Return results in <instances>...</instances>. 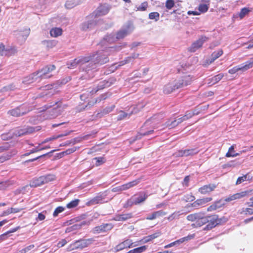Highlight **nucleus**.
I'll return each instance as SVG.
<instances>
[{"instance_id":"1","label":"nucleus","mask_w":253,"mask_h":253,"mask_svg":"<svg viewBox=\"0 0 253 253\" xmlns=\"http://www.w3.org/2000/svg\"><path fill=\"white\" fill-rule=\"evenodd\" d=\"M121 49V46L106 47L105 49L98 51L96 53L89 56L90 61L87 63L88 67H90V70L94 69L96 64L102 65L109 61L108 56L110 53L114 51H119Z\"/></svg>"},{"instance_id":"2","label":"nucleus","mask_w":253,"mask_h":253,"mask_svg":"<svg viewBox=\"0 0 253 253\" xmlns=\"http://www.w3.org/2000/svg\"><path fill=\"white\" fill-rule=\"evenodd\" d=\"M192 81V77L190 75H184L166 84L164 87L163 91L165 94H169L176 89L184 87L191 84Z\"/></svg>"},{"instance_id":"3","label":"nucleus","mask_w":253,"mask_h":253,"mask_svg":"<svg viewBox=\"0 0 253 253\" xmlns=\"http://www.w3.org/2000/svg\"><path fill=\"white\" fill-rule=\"evenodd\" d=\"M64 109L65 107L62 105L61 102H57L52 109L48 110H43L44 111L40 115V121L54 119L60 115Z\"/></svg>"},{"instance_id":"4","label":"nucleus","mask_w":253,"mask_h":253,"mask_svg":"<svg viewBox=\"0 0 253 253\" xmlns=\"http://www.w3.org/2000/svg\"><path fill=\"white\" fill-rule=\"evenodd\" d=\"M134 27L131 23H127L126 25H124L122 28L116 34V37L115 35L110 34L106 36L104 40L109 42H112L115 41V39L120 40L124 38L127 35L129 34L133 30Z\"/></svg>"},{"instance_id":"5","label":"nucleus","mask_w":253,"mask_h":253,"mask_svg":"<svg viewBox=\"0 0 253 253\" xmlns=\"http://www.w3.org/2000/svg\"><path fill=\"white\" fill-rule=\"evenodd\" d=\"M90 57H80L67 64L68 68L74 69L79 66L82 70L85 71L90 70V67H88L87 63L90 61Z\"/></svg>"},{"instance_id":"6","label":"nucleus","mask_w":253,"mask_h":253,"mask_svg":"<svg viewBox=\"0 0 253 253\" xmlns=\"http://www.w3.org/2000/svg\"><path fill=\"white\" fill-rule=\"evenodd\" d=\"M94 239L93 238H89L87 239H80L75 241L71 243L67 248V251L70 252L73 250L77 249H82L83 248L88 247L94 241Z\"/></svg>"},{"instance_id":"7","label":"nucleus","mask_w":253,"mask_h":253,"mask_svg":"<svg viewBox=\"0 0 253 253\" xmlns=\"http://www.w3.org/2000/svg\"><path fill=\"white\" fill-rule=\"evenodd\" d=\"M32 108L27 104H23L8 111V114L13 117H19L29 112Z\"/></svg>"},{"instance_id":"8","label":"nucleus","mask_w":253,"mask_h":253,"mask_svg":"<svg viewBox=\"0 0 253 253\" xmlns=\"http://www.w3.org/2000/svg\"><path fill=\"white\" fill-rule=\"evenodd\" d=\"M253 67V58H251L248 61L235 66L230 69L228 72L231 74H233L239 71L245 72L248 69Z\"/></svg>"},{"instance_id":"9","label":"nucleus","mask_w":253,"mask_h":253,"mask_svg":"<svg viewBox=\"0 0 253 253\" xmlns=\"http://www.w3.org/2000/svg\"><path fill=\"white\" fill-rule=\"evenodd\" d=\"M148 196L145 193H140L135 195L127 200L125 207L127 208L133 205H137L143 202L147 199Z\"/></svg>"},{"instance_id":"10","label":"nucleus","mask_w":253,"mask_h":253,"mask_svg":"<svg viewBox=\"0 0 253 253\" xmlns=\"http://www.w3.org/2000/svg\"><path fill=\"white\" fill-rule=\"evenodd\" d=\"M55 69L53 65H49L44 67L41 70L37 72L40 80L50 78L52 76L51 72Z\"/></svg>"},{"instance_id":"11","label":"nucleus","mask_w":253,"mask_h":253,"mask_svg":"<svg viewBox=\"0 0 253 253\" xmlns=\"http://www.w3.org/2000/svg\"><path fill=\"white\" fill-rule=\"evenodd\" d=\"M139 182V179H135L123 185L114 187L112 189V191L114 192H117L126 190L137 185Z\"/></svg>"},{"instance_id":"12","label":"nucleus","mask_w":253,"mask_h":253,"mask_svg":"<svg viewBox=\"0 0 253 253\" xmlns=\"http://www.w3.org/2000/svg\"><path fill=\"white\" fill-rule=\"evenodd\" d=\"M208 38L206 36H202L196 41L193 42L191 46L189 48V51L190 52H194L200 48L204 43L207 41Z\"/></svg>"},{"instance_id":"13","label":"nucleus","mask_w":253,"mask_h":253,"mask_svg":"<svg viewBox=\"0 0 253 253\" xmlns=\"http://www.w3.org/2000/svg\"><path fill=\"white\" fill-rule=\"evenodd\" d=\"M110 9V7L108 4H104L100 5L97 8L96 10L92 13L91 17L100 16L106 15L108 13Z\"/></svg>"},{"instance_id":"14","label":"nucleus","mask_w":253,"mask_h":253,"mask_svg":"<svg viewBox=\"0 0 253 253\" xmlns=\"http://www.w3.org/2000/svg\"><path fill=\"white\" fill-rule=\"evenodd\" d=\"M113 227V225L112 223H103L93 228L92 232L94 234L106 232L111 230Z\"/></svg>"},{"instance_id":"15","label":"nucleus","mask_w":253,"mask_h":253,"mask_svg":"<svg viewBox=\"0 0 253 253\" xmlns=\"http://www.w3.org/2000/svg\"><path fill=\"white\" fill-rule=\"evenodd\" d=\"M209 221L206 227L208 229H212L217 225L221 224L223 221V219L222 218H218V216L216 215L209 216Z\"/></svg>"},{"instance_id":"16","label":"nucleus","mask_w":253,"mask_h":253,"mask_svg":"<svg viewBox=\"0 0 253 253\" xmlns=\"http://www.w3.org/2000/svg\"><path fill=\"white\" fill-rule=\"evenodd\" d=\"M133 244L131 240L126 239L117 245L114 248L115 251L118 252L126 248H130L132 247H135L136 245H133Z\"/></svg>"},{"instance_id":"17","label":"nucleus","mask_w":253,"mask_h":253,"mask_svg":"<svg viewBox=\"0 0 253 253\" xmlns=\"http://www.w3.org/2000/svg\"><path fill=\"white\" fill-rule=\"evenodd\" d=\"M212 200L211 197L204 198L203 199H198L190 205H187L185 208L193 207L195 209H198L200 206H204L206 203Z\"/></svg>"},{"instance_id":"18","label":"nucleus","mask_w":253,"mask_h":253,"mask_svg":"<svg viewBox=\"0 0 253 253\" xmlns=\"http://www.w3.org/2000/svg\"><path fill=\"white\" fill-rule=\"evenodd\" d=\"M35 131V128L31 126L24 127L21 128H18L14 131V134L16 136H21L23 135L28 134Z\"/></svg>"},{"instance_id":"19","label":"nucleus","mask_w":253,"mask_h":253,"mask_svg":"<svg viewBox=\"0 0 253 253\" xmlns=\"http://www.w3.org/2000/svg\"><path fill=\"white\" fill-rule=\"evenodd\" d=\"M41 81L37 72L25 77L22 83L25 84H29L35 82H40Z\"/></svg>"},{"instance_id":"20","label":"nucleus","mask_w":253,"mask_h":253,"mask_svg":"<svg viewBox=\"0 0 253 253\" xmlns=\"http://www.w3.org/2000/svg\"><path fill=\"white\" fill-rule=\"evenodd\" d=\"M110 85V83L108 82L104 81L103 82H100L98 86V89L97 90L95 91H93V90H91L89 91V93H87V96H86L85 94H82L80 95V98L82 100L85 101V99L88 98V96L89 95L90 93H93L94 92H96L97 90L103 88L104 87H109Z\"/></svg>"},{"instance_id":"21","label":"nucleus","mask_w":253,"mask_h":253,"mask_svg":"<svg viewBox=\"0 0 253 253\" xmlns=\"http://www.w3.org/2000/svg\"><path fill=\"white\" fill-rule=\"evenodd\" d=\"M43 90H44V92L40 94V97H43L44 96H51L56 92L55 89L54 88V85L52 84H48L44 86Z\"/></svg>"},{"instance_id":"22","label":"nucleus","mask_w":253,"mask_h":253,"mask_svg":"<svg viewBox=\"0 0 253 253\" xmlns=\"http://www.w3.org/2000/svg\"><path fill=\"white\" fill-rule=\"evenodd\" d=\"M105 196L106 195L103 194H98L96 196L88 201L87 203V205L90 206L98 203H101L103 202V200L105 199Z\"/></svg>"},{"instance_id":"23","label":"nucleus","mask_w":253,"mask_h":253,"mask_svg":"<svg viewBox=\"0 0 253 253\" xmlns=\"http://www.w3.org/2000/svg\"><path fill=\"white\" fill-rule=\"evenodd\" d=\"M96 24V20H88L84 22L81 26V28L83 31H86L88 29H91Z\"/></svg>"},{"instance_id":"24","label":"nucleus","mask_w":253,"mask_h":253,"mask_svg":"<svg viewBox=\"0 0 253 253\" xmlns=\"http://www.w3.org/2000/svg\"><path fill=\"white\" fill-rule=\"evenodd\" d=\"M132 217V214L131 213H128L115 215L113 219L115 221H124L131 218Z\"/></svg>"},{"instance_id":"25","label":"nucleus","mask_w":253,"mask_h":253,"mask_svg":"<svg viewBox=\"0 0 253 253\" xmlns=\"http://www.w3.org/2000/svg\"><path fill=\"white\" fill-rule=\"evenodd\" d=\"M216 187L213 184L204 185L199 188V191L203 194H206L212 191Z\"/></svg>"},{"instance_id":"26","label":"nucleus","mask_w":253,"mask_h":253,"mask_svg":"<svg viewBox=\"0 0 253 253\" xmlns=\"http://www.w3.org/2000/svg\"><path fill=\"white\" fill-rule=\"evenodd\" d=\"M43 185L42 176L34 178L31 181L30 185L32 187H36Z\"/></svg>"},{"instance_id":"27","label":"nucleus","mask_w":253,"mask_h":253,"mask_svg":"<svg viewBox=\"0 0 253 253\" xmlns=\"http://www.w3.org/2000/svg\"><path fill=\"white\" fill-rule=\"evenodd\" d=\"M166 214H167V212H166L163 211H161V210L157 211H155L153 213H152L151 215L148 216L146 217V219L153 220V219H156L157 217L165 215Z\"/></svg>"},{"instance_id":"28","label":"nucleus","mask_w":253,"mask_h":253,"mask_svg":"<svg viewBox=\"0 0 253 253\" xmlns=\"http://www.w3.org/2000/svg\"><path fill=\"white\" fill-rule=\"evenodd\" d=\"M223 50L221 49H218L216 51H214L211 55V56L209 59L210 63L214 62L216 59L218 58L223 54Z\"/></svg>"},{"instance_id":"29","label":"nucleus","mask_w":253,"mask_h":253,"mask_svg":"<svg viewBox=\"0 0 253 253\" xmlns=\"http://www.w3.org/2000/svg\"><path fill=\"white\" fill-rule=\"evenodd\" d=\"M115 105H113L110 106H108L104 109L102 111L97 114L96 117L101 118L104 115H107L110 112H112L115 108Z\"/></svg>"},{"instance_id":"30","label":"nucleus","mask_w":253,"mask_h":253,"mask_svg":"<svg viewBox=\"0 0 253 253\" xmlns=\"http://www.w3.org/2000/svg\"><path fill=\"white\" fill-rule=\"evenodd\" d=\"M187 212V211H185L184 210H182L181 211H176L174 212L173 213L170 214L168 217V219L169 221H172L175 219H177L179 218V216L185 214Z\"/></svg>"},{"instance_id":"31","label":"nucleus","mask_w":253,"mask_h":253,"mask_svg":"<svg viewBox=\"0 0 253 253\" xmlns=\"http://www.w3.org/2000/svg\"><path fill=\"white\" fill-rule=\"evenodd\" d=\"M133 108L134 110H132L129 113H126L123 111H121L119 112V115L118 116V120H122L126 118H129L132 114L136 113V111L134 110V107H133Z\"/></svg>"},{"instance_id":"32","label":"nucleus","mask_w":253,"mask_h":253,"mask_svg":"<svg viewBox=\"0 0 253 253\" xmlns=\"http://www.w3.org/2000/svg\"><path fill=\"white\" fill-rule=\"evenodd\" d=\"M253 194V190H248L235 194L236 199H240Z\"/></svg>"},{"instance_id":"33","label":"nucleus","mask_w":253,"mask_h":253,"mask_svg":"<svg viewBox=\"0 0 253 253\" xmlns=\"http://www.w3.org/2000/svg\"><path fill=\"white\" fill-rule=\"evenodd\" d=\"M17 51V48L15 46H7L5 47L4 56H11L14 55Z\"/></svg>"},{"instance_id":"34","label":"nucleus","mask_w":253,"mask_h":253,"mask_svg":"<svg viewBox=\"0 0 253 253\" xmlns=\"http://www.w3.org/2000/svg\"><path fill=\"white\" fill-rule=\"evenodd\" d=\"M43 184L49 183V182L54 181L56 179V176L53 174H48L42 175Z\"/></svg>"},{"instance_id":"35","label":"nucleus","mask_w":253,"mask_h":253,"mask_svg":"<svg viewBox=\"0 0 253 253\" xmlns=\"http://www.w3.org/2000/svg\"><path fill=\"white\" fill-rule=\"evenodd\" d=\"M201 218H199L196 224L199 226H201L206 223H208L209 220V216H205L204 213L202 212V215L200 216Z\"/></svg>"},{"instance_id":"36","label":"nucleus","mask_w":253,"mask_h":253,"mask_svg":"<svg viewBox=\"0 0 253 253\" xmlns=\"http://www.w3.org/2000/svg\"><path fill=\"white\" fill-rule=\"evenodd\" d=\"M194 237H195L194 234H190V235H188L187 236L181 238L180 239H178V240L175 241V243L176 244V245H179L184 243V242L188 241L189 240H190L193 239L194 238Z\"/></svg>"},{"instance_id":"37","label":"nucleus","mask_w":253,"mask_h":253,"mask_svg":"<svg viewBox=\"0 0 253 253\" xmlns=\"http://www.w3.org/2000/svg\"><path fill=\"white\" fill-rule=\"evenodd\" d=\"M202 215V212H198V213H195L193 214H190L188 215L186 218L188 220L190 221H198V220L199 218H201V215Z\"/></svg>"},{"instance_id":"38","label":"nucleus","mask_w":253,"mask_h":253,"mask_svg":"<svg viewBox=\"0 0 253 253\" xmlns=\"http://www.w3.org/2000/svg\"><path fill=\"white\" fill-rule=\"evenodd\" d=\"M160 232H156L154 234L144 237L143 239L142 240V241L144 243H147L152 240L153 239H154L160 236Z\"/></svg>"},{"instance_id":"39","label":"nucleus","mask_w":253,"mask_h":253,"mask_svg":"<svg viewBox=\"0 0 253 253\" xmlns=\"http://www.w3.org/2000/svg\"><path fill=\"white\" fill-rule=\"evenodd\" d=\"M139 56L137 53H133L132 56L127 57L124 60L121 61L119 64V66L124 65L125 64L129 63L132 60L137 58Z\"/></svg>"},{"instance_id":"40","label":"nucleus","mask_w":253,"mask_h":253,"mask_svg":"<svg viewBox=\"0 0 253 253\" xmlns=\"http://www.w3.org/2000/svg\"><path fill=\"white\" fill-rule=\"evenodd\" d=\"M62 30L60 28H54L50 31V35L53 37H57L62 34Z\"/></svg>"},{"instance_id":"41","label":"nucleus","mask_w":253,"mask_h":253,"mask_svg":"<svg viewBox=\"0 0 253 253\" xmlns=\"http://www.w3.org/2000/svg\"><path fill=\"white\" fill-rule=\"evenodd\" d=\"M199 151L197 148H193L190 149L184 150V153L185 154V157L192 156L197 154Z\"/></svg>"},{"instance_id":"42","label":"nucleus","mask_w":253,"mask_h":253,"mask_svg":"<svg viewBox=\"0 0 253 253\" xmlns=\"http://www.w3.org/2000/svg\"><path fill=\"white\" fill-rule=\"evenodd\" d=\"M78 4L79 3L76 0H67L65 5L66 8L71 9Z\"/></svg>"},{"instance_id":"43","label":"nucleus","mask_w":253,"mask_h":253,"mask_svg":"<svg viewBox=\"0 0 253 253\" xmlns=\"http://www.w3.org/2000/svg\"><path fill=\"white\" fill-rule=\"evenodd\" d=\"M240 213L241 214H245V215H250L253 214V207H249L248 208H243Z\"/></svg>"},{"instance_id":"44","label":"nucleus","mask_w":253,"mask_h":253,"mask_svg":"<svg viewBox=\"0 0 253 253\" xmlns=\"http://www.w3.org/2000/svg\"><path fill=\"white\" fill-rule=\"evenodd\" d=\"M12 184L13 182L9 180L0 182V190H4Z\"/></svg>"},{"instance_id":"45","label":"nucleus","mask_w":253,"mask_h":253,"mask_svg":"<svg viewBox=\"0 0 253 253\" xmlns=\"http://www.w3.org/2000/svg\"><path fill=\"white\" fill-rule=\"evenodd\" d=\"M223 74H219L211 78V83L212 84H215L220 81L223 77Z\"/></svg>"},{"instance_id":"46","label":"nucleus","mask_w":253,"mask_h":253,"mask_svg":"<svg viewBox=\"0 0 253 253\" xmlns=\"http://www.w3.org/2000/svg\"><path fill=\"white\" fill-rule=\"evenodd\" d=\"M178 125L176 120L173 121H168L166 123V126L168 127L169 128H172L177 126Z\"/></svg>"},{"instance_id":"47","label":"nucleus","mask_w":253,"mask_h":253,"mask_svg":"<svg viewBox=\"0 0 253 253\" xmlns=\"http://www.w3.org/2000/svg\"><path fill=\"white\" fill-rule=\"evenodd\" d=\"M79 202H80V200L79 199H76V200H73V201H71L70 203H69L67 205L66 207L68 209L74 208L78 205Z\"/></svg>"},{"instance_id":"48","label":"nucleus","mask_w":253,"mask_h":253,"mask_svg":"<svg viewBox=\"0 0 253 253\" xmlns=\"http://www.w3.org/2000/svg\"><path fill=\"white\" fill-rule=\"evenodd\" d=\"M238 155L239 154L238 153H236L235 152V151L234 150V147H233V146H232L229 148L228 152L226 154V156L227 157H236V156H238Z\"/></svg>"},{"instance_id":"49","label":"nucleus","mask_w":253,"mask_h":253,"mask_svg":"<svg viewBox=\"0 0 253 253\" xmlns=\"http://www.w3.org/2000/svg\"><path fill=\"white\" fill-rule=\"evenodd\" d=\"M44 148H40L39 146L36 147L35 148L31 149L29 152H27L23 155V156H27L30 155L31 154H33L38 151H41L42 150H44Z\"/></svg>"},{"instance_id":"50","label":"nucleus","mask_w":253,"mask_h":253,"mask_svg":"<svg viewBox=\"0 0 253 253\" xmlns=\"http://www.w3.org/2000/svg\"><path fill=\"white\" fill-rule=\"evenodd\" d=\"M250 12V10L248 8L244 7L243 8L240 13H239V16L240 17V19L243 18L248 13Z\"/></svg>"},{"instance_id":"51","label":"nucleus","mask_w":253,"mask_h":253,"mask_svg":"<svg viewBox=\"0 0 253 253\" xmlns=\"http://www.w3.org/2000/svg\"><path fill=\"white\" fill-rule=\"evenodd\" d=\"M160 116L159 115H155L152 117L150 119L147 120L144 124V127L150 125L151 123H155V120L157 119V117Z\"/></svg>"},{"instance_id":"52","label":"nucleus","mask_w":253,"mask_h":253,"mask_svg":"<svg viewBox=\"0 0 253 253\" xmlns=\"http://www.w3.org/2000/svg\"><path fill=\"white\" fill-rule=\"evenodd\" d=\"M15 88V86L13 84H11L8 85L3 87L0 89V91L2 92H4L8 91L9 90H13Z\"/></svg>"},{"instance_id":"53","label":"nucleus","mask_w":253,"mask_h":253,"mask_svg":"<svg viewBox=\"0 0 253 253\" xmlns=\"http://www.w3.org/2000/svg\"><path fill=\"white\" fill-rule=\"evenodd\" d=\"M250 178V176L248 174L244 175L242 176L238 177L236 181V184H239L242 183L243 182L246 181L249 179Z\"/></svg>"},{"instance_id":"54","label":"nucleus","mask_w":253,"mask_h":253,"mask_svg":"<svg viewBox=\"0 0 253 253\" xmlns=\"http://www.w3.org/2000/svg\"><path fill=\"white\" fill-rule=\"evenodd\" d=\"M160 17V14L158 12H151L149 14V18L150 19H154L156 21L159 20Z\"/></svg>"},{"instance_id":"55","label":"nucleus","mask_w":253,"mask_h":253,"mask_svg":"<svg viewBox=\"0 0 253 253\" xmlns=\"http://www.w3.org/2000/svg\"><path fill=\"white\" fill-rule=\"evenodd\" d=\"M64 210H65V208L61 207V206L58 207L54 210L53 213V216L54 217L57 216L59 213L63 212Z\"/></svg>"},{"instance_id":"56","label":"nucleus","mask_w":253,"mask_h":253,"mask_svg":"<svg viewBox=\"0 0 253 253\" xmlns=\"http://www.w3.org/2000/svg\"><path fill=\"white\" fill-rule=\"evenodd\" d=\"M209 6L206 4H200L199 6L198 9L200 12L204 13L208 11Z\"/></svg>"},{"instance_id":"57","label":"nucleus","mask_w":253,"mask_h":253,"mask_svg":"<svg viewBox=\"0 0 253 253\" xmlns=\"http://www.w3.org/2000/svg\"><path fill=\"white\" fill-rule=\"evenodd\" d=\"M153 132H154L153 130H148V131H147L144 132H141L139 133V135H138L136 136V139H140L141 138L142 136H145V135H147L152 134L153 133Z\"/></svg>"},{"instance_id":"58","label":"nucleus","mask_w":253,"mask_h":253,"mask_svg":"<svg viewBox=\"0 0 253 253\" xmlns=\"http://www.w3.org/2000/svg\"><path fill=\"white\" fill-rule=\"evenodd\" d=\"M174 5V2L173 0H167L166 2V7L168 9H171Z\"/></svg>"},{"instance_id":"59","label":"nucleus","mask_w":253,"mask_h":253,"mask_svg":"<svg viewBox=\"0 0 253 253\" xmlns=\"http://www.w3.org/2000/svg\"><path fill=\"white\" fill-rule=\"evenodd\" d=\"M224 202V200H220L214 203L217 210L222 208L225 205Z\"/></svg>"},{"instance_id":"60","label":"nucleus","mask_w":253,"mask_h":253,"mask_svg":"<svg viewBox=\"0 0 253 253\" xmlns=\"http://www.w3.org/2000/svg\"><path fill=\"white\" fill-rule=\"evenodd\" d=\"M76 150H77L76 147H74L73 148L68 149L66 150V151L63 152L62 154L63 155H69V154L75 152L76 151Z\"/></svg>"},{"instance_id":"61","label":"nucleus","mask_w":253,"mask_h":253,"mask_svg":"<svg viewBox=\"0 0 253 253\" xmlns=\"http://www.w3.org/2000/svg\"><path fill=\"white\" fill-rule=\"evenodd\" d=\"M148 6V3L147 2H144L141 4V5L138 7L137 10L138 11H145Z\"/></svg>"},{"instance_id":"62","label":"nucleus","mask_w":253,"mask_h":253,"mask_svg":"<svg viewBox=\"0 0 253 253\" xmlns=\"http://www.w3.org/2000/svg\"><path fill=\"white\" fill-rule=\"evenodd\" d=\"M34 247H35V246L34 245H31L27 247L26 248L22 249V250L20 251L19 253H27L29 251H30L32 249H33L34 248Z\"/></svg>"},{"instance_id":"63","label":"nucleus","mask_w":253,"mask_h":253,"mask_svg":"<svg viewBox=\"0 0 253 253\" xmlns=\"http://www.w3.org/2000/svg\"><path fill=\"white\" fill-rule=\"evenodd\" d=\"M146 246H143L134 249L135 253H141L146 250Z\"/></svg>"},{"instance_id":"64","label":"nucleus","mask_w":253,"mask_h":253,"mask_svg":"<svg viewBox=\"0 0 253 253\" xmlns=\"http://www.w3.org/2000/svg\"><path fill=\"white\" fill-rule=\"evenodd\" d=\"M30 29L29 28H26L24 29V30L22 32V33L21 34V35L24 38V39H26L28 36H29L30 34Z\"/></svg>"}]
</instances>
